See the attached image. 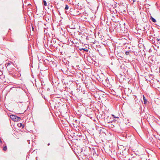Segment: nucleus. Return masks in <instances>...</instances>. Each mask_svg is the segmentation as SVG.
I'll return each instance as SVG.
<instances>
[{"label":"nucleus","instance_id":"nucleus-9","mask_svg":"<svg viewBox=\"0 0 160 160\" xmlns=\"http://www.w3.org/2000/svg\"><path fill=\"white\" fill-rule=\"evenodd\" d=\"M129 52H129L127 51V52H126L125 54H126V55H128L129 54Z\"/></svg>","mask_w":160,"mask_h":160},{"label":"nucleus","instance_id":"nucleus-6","mask_svg":"<svg viewBox=\"0 0 160 160\" xmlns=\"http://www.w3.org/2000/svg\"><path fill=\"white\" fill-rule=\"evenodd\" d=\"M43 3H44V5L45 6H47V2H46V1H45V0L43 1Z\"/></svg>","mask_w":160,"mask_h":160},{"label":"nucleus","instance_id":"nucleus-3","mask_svg":"<svg viewBox=\"0 0 160 160\" xmlns=\"http://www.w3.org/2000/svg\"><path fill=\"white\" fill-rule=\"evenodd\" d=\"M143 100H144V103L145 104L147 102V100L145 99V97H144V96H143Z\"/></svg>","mask_w":160,"mask_h":160},{"label":"nucleus","instance_id":"nucleus-14","mask_svg":"<svg viewBox=\"0 0 160 160\" xmlns=\"http://www.w3.org/2000/svg\"><path fill=\"white\" fill-rule=\"evenodd\" d=\"M159 39H158V38L157 39V40L158 41H159Z\"/></svg>","mask_w":160,"mask_h":160},{"label":"nucleus","instance_id":"nucleus-2","mask_svg":"<svg viewBox=\"0 0 160 160\" xmlns=\"http://www.w3.org/2000/svg\"><path fill=\"white\" fill-rule=\"evenodd\" d=\"M150 19L153 22H156V20L154 18H153L152 16H150Z\"/></svg>","mask_w":160,"mask_h":160},{"label":"nucleus","instance_id":"nucleus-5","mask_svg":"<svg viewBox=\"0 0 160 160\" xmlns=\"http://www.w3.org/2000/svg\"><path fill=\"white\" fill-rule=\"evenodd\" d=\"M80 50H83L86 52H88V49H84L83 48H80Z\"/></svg>","mask_w":160,"mask_h":160},{"label":"nucleus","instance_id":"nucleus-12","mask_svg":"<svg viewBox=\"0 0 160 160\" xmlns=\"http://www.w3.org/2000/svg\"><path fill=\"white\" fill-rule=\"evenodd\" d=\"M129 160H134V158H132L131 159Z\"/></svg>","mask_w":160,"mask_h":160},{"label":"nucleus","instance_id":"nucleus-10","mask_svg":"<svg viewBox=\"0 0 160 160\" xmlns=\"http://www.w3.org/2000/svg\"><path fill=\"white\" fill-rule=\"evenodd\" d=\"M112 116H113V117L114 118H118L117 117H115L114 115H112Z\"/></svg>","mask_w":160,"mask_h":160},{"label":"nucleus","instance_id":"nucleus-7","mask_svg":"<svg viewBox=\"0 0 160 160\" xmlns=\"http://www.w3.org/2000/svg\"><path fill=\"white\" fill-rule=\"evenodd\" d=\"M68 5H65V9H66V10H67L68 9Z\"/></svg>","mask_w":160,"mask_h":160},{"label":"nucleus","instance_id":"nucleus-4","mask_svg":"<svg viewBox=\"0 0 160 160\" xmlns=\"http://www.w3.org/2000/svg\"><path fill=\"white\" fill-rule=\"evenodd\" d=\"M3 150L4 151H6L7 150V147L6 146H5L3 147Z\"/></svg>","mask_w":160,"mask_h":160},{"label":"nucleus","instance_id":"nucleus-1","mask_svg":"<svg viewBox=\"0 0 160 160\" xmlns=\"http://www.w3.org/2000/svg\"><path fill=\"white\" fill-rule=\"evenodd\" d=\"M10 118L14 121H18L20 120V118L14 115H11L10 116Z\"/></svg>","mask_w":160,"mask_h":160},{"label":"nucleus","instance_id":"nucleus-11","mask_svg":"<svg viewBox=\"0 0 160 160\" xmlns=\"http://www.w3.org/2000/svg\"><path fill=\"white\" fill-rule=\"evenodd\" d=\"M10 63H8V65H7V68L8 66L9 65H10Z\"/></svg>","mask_w":160,"mask_h":160},{"label":"nucleus","instance_id":"nucleus-13","mask_svg":"<svg viewBox=\"0 0 160 160\" xmlns=\"http://www.w3.org/2000/svg\"><path fill=\"white\" fill-rule=\"evenodd\" d=\"M2 140H1V139L0 138V143H2Z\"/></svg>","mask_w":160,"mask_h":160},{"label":"nucleus","instance_id":"nucleus-8","mask_svg":"<svg viewBox=\"0 0 160 160\" xmlns=\"http://www.w3.org/2000/svg\"><path fill=\"white\" fill-rule=\"evenodd\" d=\"M18 126L20 127H21L22 126V123H19L18 124Z\"/></svg>","mask_w":160,"mask_h":160}]
</instances>
